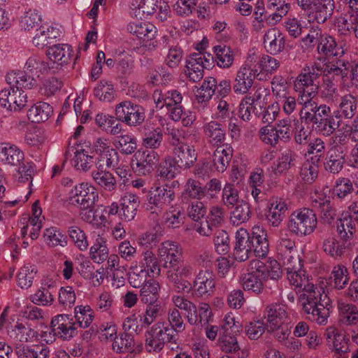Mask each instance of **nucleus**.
Segmentation results:
<instances>
[{
    "label": "nucleus",
    "mask_w": 358,
    "mask_h": 358,
    "mask_svg": "<svg viewBox=\"0 0 358 358\" xmlns=\"http://www.w3.org/2000/svg\"><path fill=\"white\" fill-rule=\"evenodd\" d=\"M289 282L296 287L301 288L305 292L300 296L303 310L307 314H311V320L320 324H325L329 316L330 299L322 287H317L310 283L303 269L296 272H287Z\"/></svg>",
    "instance_id": "f257e3e1"
},
{
    "label": "nucleus",
    "mask_w": 358,
    "mask_h": 358,
    "mask_svg": "<svg viewBox=\"0 0 358 358\" xmlns=\"http://www.w3.org/2000/svg\"><path fill=\"white\" fill-rule=\"evenodd\" d=\"M76 322L73 318L66 314L55 316L51 321L52 331L55 336L64 341H69L78 334V327H90L94 317L93 310L90 306H78L74 308Z\"/></svg>",
    "instance_id": "f03ea898"
},
{
    "label": "nucleus",
    "mask_w": 358,
    "mask_h": 358,
    "mask_svg": "<svg viewBox=\"0 0 358 358\" xmlns=\"http://www.w3.org/2000/svg\"><path fill=\"white\" fill-rule=\"evenodd\" d=\"M302 122L312 124L317 131L329 136L340 126V116L333 115L330 107L325 104L320 105L315 101H306L305 107L300 110Z\"/></svg>",
    "instance_id": "7ed1b4c3"
},
{
    "label": "nucleus",
    "mask_w": 358,
    "mask_h": 358,
    "mask_svg": "<svg viewBox=\"0 0 358 358\" xmlns=\"http://www.w3.org/2000/svg\"><path fill=\"white\" fill-rule=\"evenodd\" d=\"M145 348L149 352H160L166 343L174 350L178 348V336L176 330L164 322H157L145 333Z\"/></svg>",
    "instance_id": "20e7f679"
},
{
    "label": "nucleus",
    "mask_w": 358,
    "mask_h": 358,
    "mask_svg": "<svg viewBox=\"0 0 358 358\" xmlns=\"http://www.w3.org/2000/svg\"><path fill=\"white\" fill-rule=\"evenodd\" d=\"M317 225L316 214L311 209L303 208L294 211L289 217L287 227L298 236L311 234Z\"/></svg>",
    "instance_id": "39448f33"
},
{
    "label": "nucleus",
    "mask_w": 358,
    "mask_h": 358,
    "mask_svg": "<svg viewBox=\"0 0 358 358\" xmlns=\"http://www.w3.org/2000/svg\"><path fill=\"white\" fill-rule=\"evenodd\" d=\"M164 268L166 269V278L175 291L180 293L191 289V283L186 278L192 275V269L184 260Z\"/></svg>",
    "instance_id": "423d86ee"
},
{
    "label": "nucleus",
    "mask_w": 358,
    "mask_h": 358,
    "mask_svg": "<svg viewBox=\"0 0 358 358\" xmlns=\"http://www.w3.org/2000/svg\"><path fill=\"white\" fill-rule=\"evenodd\" d=\"M117 119L129 127H137L143 124L145 118V109L130 101H124L115 106Z\"/></svg>",
    "instance_id": "0eeeda50"
},
{
    "label": "nucleus",
    "mask_w": 358,
    "mask_h": 358,
    "mask_svg": "<svg viewBox=\"0 0 358 358\" xmlns=\"http://www.w3.org/2000/svg\"><path fill=\"white\" fill-rule=\"evenodd\" d=\"M174 198V192L170 187L166 185L157 187L148 193L147 209L157 216L165 207L171 204Z\"/></svg>",
    "instance_id": "6e6552de"
},
{
    "label": "nucleus",
    "mask_w": 358,
    "mask_h": 358,
    "mask_svg": "<svg viewBox=\"0 0 358 358\" xmlns=\"http://www.w3.org/2000/svg\"><path fill=\"white\" fill-rule=\"evenodd\" d=\"M71 196L69 201L73 205H78L80 210H87L94 208L99 196L96 189L88 185L87 183H81L76 185L71 189Z\"/></svg>",
    "instance_id": "1a4fd4ad"
},
{
    "label": "nucleus",
    "mask_w": 358,
    "mask_h": 358,
    "mask_svg": "<svg viewBox=\"0 0 358 358\" xmlns=\"http://www.w3.org/2000/svg\"><path fill=\"white\" fill-rule=\"evenodd\" d=\"M197 159V153L193 146L186 143L177 145L173 149V157H170V165L175 169L186 170L193 166Z\"/></svg>",
    "instance_id": "9d476101"
},
{
    "label": "nucleus",
    "mask_w": 358,
    "mask_h": 358,
    "mask_svg": "<svg viewBox=\"0 0 358 358\" xmlns=\"http://www.w3.org/2000/svg\"><path fill=\"white\" fill-rule=\"evenodd\" d=\"M27 96L23 90L13 87H6L0 92V105L10 111H20L27 103Z\"/></svg>",
    "instance_id": "9b49d317"
},
{
    "label": "nucleus",
    "mask_w": 358,
    "mask_h": 358,
    "mask_svg": "<svg viewBox=\"0 0 358 358\" xmlns=\"http://www.w3.org/2000/svg\"><path fill=\"white\" fill-rule=\"evenodd\" d=\"M157 255L162 268L183 260L182 248L176 243L169 241L159 245Z\"/></svg>",
    "instance_id": "f8f14e48"
},
{
    "label": "nucleus",
    "mask_w": 358,
    "mask_h": 358,
    "mask_svg": "<svg viewBox=\"0 0 358 358\" xmlns=\"http://www.w3.org/2000/svg\"><path fill=\"white\" fill-rule=\"evenodd\" d=\"M266 315V329L268 332H273L286 322V306L280 303H271L265 308Z\"/></svg>",
    "instance_id": "ddd939ff"
},
{
    "label": "nucleus",
    "mask_w": 358,
    "mask_h": 358,
    "mask_svg": "<svg viewBox=\"0 0 358 358\" xmlns=\"http://www.w3.org/2000/svg\"><path fill=\"white\" fill-rule=\"evenodd\" d=\"M345 164V154L343 148L340 145H335L327 152L323 165L326 171L335 175L343 169Z\"/></svg>",
    "instance_id": "4468645a"
},
{
    "label": "nucleus",
    "mask_w": 358,
    "mask_h": 358,
    "mask_svg": "<svg viewBox=\"0 0 358 358\" xmlns=\"http://www.w3.org/2000/svg\"><path fill=\"white\" fill-rule=\"evenodd\" d=\"M136 172L139 175H146L151 173L159 163V155L154 150L138 151L134 155Z\"/></svg>",
    "instance_id": "2eb2a0df"
},
{
    "label": "nucleus",
    "mask_w": 358,
    "mask_h": 358,
    "mask_svg": "<svg viewBox=\"0 0 358 358\" xmlns=\"http://www.w3.org/2000/svg\"><path fill=\"white\" fill-rule=\"evenodd\" d=\"M236 243L234 249V259L238 262H245L248 260L252 253L250 238V234L244 229L238 230L236 233Z\"/></svg>",
    "instance_id": "dca6fc26"
},
{
    "label": "nucleus",
    "mask_w": 358,
    "mask_h": 358,
    "mask_svg": "<svg viewBox=\"0 0 358 358\" xmlns=\"http://www.w3.org/2000/svg\"><path fill=\"white\" fill-rule=\"evenodd\" d=\"M257 70L248 66H243L236 73L233 90L236 93L246 94L252 87L255 78L257 76Z\"/></svg>",
    "instance_id": "f3484780"
},
{
    "label": "nucleus",
    "mask_w": 358,
    "mask_h": 358,
    "mask_svg": "<svg viewBox=\"0 0 358 358\" xmlns=\"http://www.w3.org/2000/svg\"><path fill=\"white\" fill-rule=\"evenodd\" d=\"M287 210V206L282 199L272 198L270 199L265 214L268 224L273 227H279Z\"/></svg>",
    "instance_id": "a211bd4d"
},
{
    "label": "nucleus",
    "mask_w": 358,
    "mask_h": 358,
    "mask_svg": "<svg viewBox=\"0 0 358 358\" xmlns=\"http://www.w3.org/2000/svg\"><path fill=\"white\" fill-rule=\"evenodd\" d=\"M334 8V0H317L311 13L308 15L309 21L323 24L332 16Z\"/></svg>",
    "instance_id": "6ab92c4d"
},
{
    "label": "nucleus",
    "mask_w": 358,
    "mask_h": 358,
    "mask_svg": "<svg viewBox=\"0 0 358 358\" xmlns=\"http://www.w3.org/2000/svg\"><path fill=\"white\" fill-rule=\"evenodd\" d=\"M24 159V153L16 145L9 143H0V161L8 166H17Z\"/></svg>",
    "instance_id": "aec40b11"
},
{
    "label": "nucleus",
    "mask_w": 358,
    "mask_h": 358,
    "mask_svg": "<svg viewBox=\"0 0 358 358\" xmlns=\"http://www.w3.org/2000/svg\"><path fill=\"white\" fill-rule=\"evenodd\" d=\"M285 44V37L278 29L271 28L264 34V45L271 55L280 53L284 49Z\"/></svg>",
    "instance_id": "412c9836"
},
{
    "label": "nucleus",
    "mask_w": 358,
    "mask_h": 358,
    "mask_svg": "<svg viewBox=\"0 0 358 358\" xmlns=\"http://www.w3.org/2000/svg\"><path fill=\"white\" fill-rule=\"evenodd\" d=\"M215 285L213 275L208 271H200L194 281L196 294L200 297L210 296L213 292Z\"/></svg>",
    "instance_id": "4be33fe9"
},
{
    "label": "nucleus",
    "mask_w": 358,
    "mask_h": 358,
    "mask_svg": "<svg viewBox=\"0 0 358 358\" xmlns=\"http://www.w3.org/2000/svg\"><path fill=\"white\" fill-rule=\"evenodd\" d=\"M320 76L319 73L310 71L309 66L304 67L294 82V90L301 94L302 91H307L306 89L310 87L309 91L314 90V92H317L318 84L315 83V81Z\"/></svg>",
    "instance_id": "5701e85b"
},
{
    "label": "nucleus",
    "mask_w": 358,
    "mask_h": 358,
    "mask_svg": "<svg viewBox=\"0 0 358 358\" xmlns=\"http://www.w3.org/2000/svg\"><path fill=\"white\" fill-rule=\"evenodd\" d=\"M140 204L138 196L131 193H126L120 199V216L122 220L131 221L135 217Z\"/></svg>",
    "instance_id": "b1692460"
},
{
    "label": "nucleus",
    "mask_w": 358,
    "mask_h": 358,
    "mask_svg": "<svg viewBox=\"0 0 358 358\" xmlns=\"http://www.w3.org/2000/svg\"><path fill=\"white\" fill-rule=\"evenodd\" d=\"M224 222V210L221 207L213 206L206 217V227L203 225L198 227V232L203 236H210L215 229Z\"/></svg>",
    "instance_id": "393cba45"
},
{
    "label": "nucleus",
    "mask_w": 358,
    "mask_h": 358,
    "mask_svg": "<svg viewBox=\"0 0 358 358\" xmlns=\"http://www.w3.org/2000/svg\"><path fill=\"white\" fill-rule=\"evenodd\" d=\"M72 48L68 44H58L50 47L46 55L54 63L63 66L69 64L72 57Z\"/></svg>",
    "instance_id": "a878e982"
},
{
    "label": "nucleus",
    "mask_w": 358,
    "mask_h": 358,
    "mask_svg": "<svg viewBox=\"0 0 358 358\" xmlns=\"http://www.w3.org/2000/svg\"><path fill=\"white\" fill-rule=\"evenodd\" d=\"M203 132L209 142L215 146L224 144L225 139V129L222 124L216 121H211L203 127Z\"/></svg>",
    "instance_id": "bb28decb"
},
{
    "label": "nucleus",
    "mask_w": 358,
    "mask_h": 358,
    "mask_svg": "<svg viewBox=\"0 0 358 358\" xmlns=\"http://www.w3.org/2000/svg\"><path fill=\"white\" fill-rule=\"evenodd\" d=\"M233 155V149L228 144L218 146L214 152L213 162L216 170L223 173L229 166Z\"/></svg>",
    "instance_id": "cd10ccee"
},
{
    "label": "nucleus",
    "mask_w": 358,
    "mask_h": 358,
    "mask_svg": "<svg viewBox=\"0 0 358 358\" xmlns=\"http://www.w3.org/2000/svg\"><path fill=\"white\" fill-rule=\"evenodd\" d=\"M53 113L52 107L46 102L38 101L31 106L27 113V117L32 122H44Z\"/></svg>",
    "instance_id": "c85d7f7f"
},
{
    "label": "nucleus",
    "mask_w": 358,
    "mask_h": 358,
    "mask_svg": "<svg viewBox=\"0 0 358 358\" xmlns=\"http://www.w3.org/2000/svg\"><path fill=\"white\" fill-rule=\"evenodd\" d=\"M142 145L146 148L157 149L159 148L163 140L162 130L159 127L150 129L148 125L142 128Z\"/></svg>",
    "instance_id": "c756f323"
},
{
    "label": "nucleus",
    "mask_w": 358,
    "mask_h": 358,
    "mask_svg": "<svg viewBox=\"0 0 358 358\" xmlns=\"http://www.w3.org/2000/svg\"><path fill=\"white\" fill-rule=\"evenodd\" d=\"M159 258L155 255V254L150 250H146L143 253V259L141 261L142 267L144 270L141 271V273L143 275L148 274L155 275H159L161 273L162 265H160Z\"/></svg>",
    "instance_id": "7c9ffc66"
},
{
    "label": "nucleus",
    "mask_w": 358,
    "mask_h": 358,
    "mask_svg": "<svg viewBox=\"0 0 358 358\" xmlns=\"http://www.w3.org/2000/svg\"><path fill=\"white\" fill-rule=\"evenodd\" d=\"M338 309L341 323L345 325H352L358 323V308L355 305L338 301Z\"/></svg>",
    "instance_id": "2f4dec72"
},
{
    "label": "nucleus",
    "mask_w": 358,
    "mask_h": 358,
    "mask_svg": "<svg viewBox=\"0 0 358 358\" xmlns=\"http://www.w3.org/2000/svg\"><path fill=\"white\" fill-rule=\"evenodd\" d=\"M19 358H50V350L43 345H23L16 349Z\"/></svg>",
    "instance_id": "473e14b6"
},
{
    "label": "nucleus",
    "mask_w": 358,
    "mask_h": 358,
    "mask_svg": "<svg viewBox=\"0 0 358 358\" xmlns=\"http://www.w3.org/2000/svg\"><path fill=\"white\" fill-rule=\"evenodd\" d=\"M313 206L320 209L321 220L324 223L330 224L336 219V210L331 204L329 197L315 199L313 201Z\"/></svg>",
    "instance_id": "72a5a7b5"
},
{
    "label": "nucleus",
    "mask_w": 358,
    "mask_h": 358,
    "mask_svg": "<svg viewBox=\"0 0 358 358\" xmlns=\"http://www.w3.org/2000/svg\"><path fill=\"white\" fill-rule=\"evenodd\" d=\"M90 145L81 146L80 149L75 152L73 162L76 169L87 171L94 164V156L90 155Z\"/></svg>",
    "instance_id": "f704fd0d"
},
{
    "label": "nucleus",
    "mask_w": 358,
    "mask_h": 358,
    "mask_svg": "<svg viewBox=\"0 0 358 358\" xmlns=\"http://www.w3.org/2000/svg\"><path fill=\"white\" fill-rule=\"evenodd\" d=\"M92 176L95 182L106 191L115 190L117 182L114 176L106 169H96L92 173Z\"/></svg>",
    "instance_id": "c9c22d12"
},
{
    "label": "nucleus",
    "mask_w": 358,
    "mask_h": 358,
    "mask_svg": "<svg viewBox=\"0 0 358 358\" xmlns=\"http://www.w3.org/2000/svg\"><path fill=\"white\" fill-rule=\"evenodd\" d=\"M60 36L58 29L52 27H42L33 37V43L36 46L44 47L51 43L53 39Z\"/></svg>",
    "instance_id": "e433bc0d"
},
{
    "label": "nucleus",
    "mask_w": 358,
    "mask_h": 358,
    "mask_svg": "<svg viewBox=\"0 0 358 358\" xmlns=\"http://www.w3.org/2000/svg\"><path fill=\"white\" fill-rule=\"evenodd\" d=\"M205 195V188L199 180L189 178L187 180L185 189L182 194V201H187L189 199H200Z\"/></svg>",
    "instance_id": "4c0bfd02"
},
{
    "label": "nucleus",
    "mask_w": 358,
    "mask_h": 358,
    "mask_svg": "<svg viewBox=\"0 0 358 358\" xmlns=\"http://www.w3.org/2000/svg\"><path fill=\"white\" fill-rule=\"evenodd\" d=\"M135 345L134 338L130 333L124 332L115 336L113 343V349L117 353L133 352Z\"/></svg>",
    "instance_id": "58836bf2"
},
{
    "label": "nucleus",
    "mask_w": 358,
    "mask_h": 358,
    "mask_svg": "<svg viewBox=\"0 0 358 358\" xmlns=\"http://www.w3.org/2000/svg\"><path fill=\"white\" fill-rule=\"evenodd\" d=\"M240 283L245 291H250L255 294H261L264 290L262 280L253 273H248L241 275Z\"/></svg>",
    "instance_id": "ea45409f"
},
{
    "label": "nucleus",
    "mask_w": 358,
    "mask_h": 358,
    "mask_svg": "<svg viewBox=\"0 0 358 358\" xmlns=\"http://www.w3.org/2000/svg\"><path fill=\"white\" fill-rule=\"evenodd\" d=\"M216 94V79L213 77H207L202 85L196 90V99L199 103L209 101Z\"/></svg>",
    "instance_id": "a19ab883"
},
{
    "label": "nucleus",
    "mask_w": 358,
    "mask_h": 358,
    "mask_svg": "<svg viewBox=\"0 0 358 358\" xmlns=\"http://www.w3.org/2000/svg\"><path fill=\"white\" fill-rule=\"evenodd\" d=\"M115 149L119 150L123 155H131L137 149L136 139L129 135L124 134L117 137L113 142Z\"/></svg>",
    "instance_id": "79ce46f5"
},
{
    "label": "nucleus",
    "mask_w": 358,
    "mask_h": 358,
    "mask_svg": "<svg viewBox=\"0 0 358 358\" xmlns=\"http://www.w3.org/2000/svg\"><path fill=\"white\" fill-rule=\"evenodd\" d=\"M8 334L10 338L20 342L31 341L33 338H36L38 336L35 330L22 323L16 324L13 329L8 331Z\"/></svg>",
    "instance_id": "37998d69"
},
{
    "label": "nucleus",
    "mask_w": 358,
    "mask_h": 358,
    "mask_svg": "<svg viewBox=\"0 0 358 358\" xmlns=\"http://www.w3.org/2000/svg\"><path fill=\"white\" fill-rule=\"evenodd\" d=\"M251 215L250 204L243 200L238 203L231 213V222L234 225H239L247 222Z\"/></svg>",
    "instance_id": "c03bdc74"
},
{
    "label": "nucleus",
    "mask_w": 358,
    "mask_h": 358,
    "mask_svg": "<svg viewBox=\"0 0 358 358\" xmlns=\"http://www.w3.org/2000/svg\"><path fill=\"white\" fill-rule=\"evenodd\" d=\"M159 284L153 279H150L143 285L141 289V299L143 303H150L157 301Z\"/></svg>",
    "instance_id": "a18cd8bd"
},
{
    "label": "nucleus",
    "mask_w": 358,
    "mask_h": 358,
    "mask_svg": "<svg viewBox=\"0 0 358 358\" xmlns=\"http://www.w3.org/2000/svg\"><path fill=\"white\" fill-rule=\"evenodd\" d=\"M216 54V61L218 66L229 68L233 63L234 55L230 47L227 45H216L214 47Z\"/></svg>",
    "instance_id": "49530a36"
},
{
    "label": "nucleus",
    "mask_w": 358,
    "mask_h": 358,
    "mask_svg": "<svg viewBox=\"0 0 358 358\" xmlns=\"http://www.w3.org/2000/svg\"><path fill=\"white\" fill-rule=\"evenodd\" d=\"M118 161L119 155L117 150L113 148L99 155L95 165L96 169H106V168L116 166Z\"/></svg>",
    "instance_id": "de8ad7c7"
},
{
    "label": "nucleus",
    "mask_w": 358,
    "mask_h": 358,
    "mask_svg": "<svg viewBox=\"0 0 358 358\" xmlns=\"http://www.w3.org/2000/svg\"><path fill=\"white\" fill-rule=\"evenodd\" d=\"M298 156L296 152L290 149H286L282 152L279 162L275 168V173H282L295 166Z\"/></svg>",
    "instance_id": "09e8293b"
},
{
    "label": "nucleus",
    "mask_w": 358,
    "mask_h": 358,
    "mask_svg": "<svg viewBox=\"0 0 358 358\" xmlns=\"http://www.w3.org/2000/svg\"><path fill=\"white\" fill-rule=\"evenodd\" d=\"M25 66L33 76L37 78H39L41 74H44L50 70L48 64L36 56L30 57L27 61Z\"/></svg>",
    "instance_id": "8fccbe9b"
},
{
    "label": "nucleus",
    "mask_w": 358,
    "mask_h": 358,
    "mask_svg": "<svg viewBox=\"0 0 358 358\" xmlns=\"http://www.w3.org/2000/svg\"><path fill=\"white\" fill-rule=\"evenodd\" d=\"M145 312L143 317H140V321L142 326L148 327L153 323L155 320L162 315L163 311L162 306L157 301L148 303Z\"/></svg>",
    "instance_id": "3c124183"
},
{
    "label": "nucleus",
    "mask_w": 358,
    "mask_h": 358,
    "mask_svg": "<svg viewBox=\"0 0 358 358\" xmlns=\"http://www.w3.org/2000/svg\"><path fill=\"white\" fill-rule=\"evenodd\" d=\"M289 7V4L285 3L284 0L267 1L266 8L272 13L270 16H272V19L275 22L280 20L283 15L287 13Z\"/></svg>",
    "instance_id": "603ef678"
},
{
    "label": "nucleus",
    "mask_w": 358,
    "mask_h": 358,
    "mask_svg": "<svg viewBox=\"0 0 358 358\" xmlns=\"http://www.w3.org/2000/svg\"><path fill=\"white\" fill-rule=\"evenodd\" d=\"M337 232L343 241H348L353 238L355 233V224L351 218L345 217L339 220L337 225Z\"/></svg>",
    "instance_id": "864d4df0"
},
{
    "label": "nucleus",
    "mask_w": 358,
    "mask_h": 358,
    "mask_svg": "<svg viewBox=\"0 0 358 358\" xmlns=\"http://www.w3.org/2000/svg\"><path fill=\"white\" fill-rule=\"evenodd\" d=\"M108 249L103 238H98L90 248L91 259L96 263L104 262L108 258Z\"/></svg>",
    "instance_id": "5fc2aeb1"
},
{
    "label": "nucleus",
    "mask_w": 358,
    "mask_h": 358,
    "mask_svg": "<svg viewBox=\"0 0 358 358\" xmlns=\"http://www.w3.org/2000/svg\"><path fill=\"white\" fill-rule=\"evenodd\" d=\"M271 84L273 94L276 99L281 100L286 98L289 92L288 84L285 78L280 75L275 76Z\"/></svg>",
    "instance_id": "6e6d98bb"
},
{
    "label": "nucleus",
    "mask_w": 358,
    "mask_h": 358,
    "mask_svg": "<svg viewBox=\"0 0 358 358\" xmlns=\"http://www.w3.org/2000/svg\"><path fill=\"white\" fill-rule=\"evenodd\" d=\"M36 271H35L33 266L30 264L24 265L20 268L17 274V282L21 288H29L31 286L33 279L35 277Z\"/></svg>",
    "instance_id": "4d7b16f0"
},
{
    "label": "nucleus",
    "mask_w": 358,
    "mask_h": 358,
    "mask_svg": "<svg viewBox=\"0 0 358 358\" xmlns=\"http://www.w3.org/2000/svg\"><path fill=\"white\" fill-rule=\"evenodd\" d=\"M354 190L352 181L348 178H338L335 182L333 194L338 199H343Z\"/></svg>",
    "instance_id": "13d9d810"
},
{
    "label": "nucleus",
    "mask_w": 358,
    "mask_h": 358,
    "mask_svg": "<svg viewBox=\"0 0 358 358\" xmlns=\"http://www.w3.org/2000/svg\"><path fill=\"white\" fill-rule=\"evenodd\" d=\"M42 27L41 16L37 13H27L23 21V27L26 31L35 35Z\"/></svg>",
    "instance_id": "bf43d9fd"
},
{
    "label": "nucleus",
    "mask_w": 358,
    "mask_h": 358,
    "mask_svg": "<svg viewBox=\"0 0 358 358\" xmlns=\"http://www.w3.org/2000/svg\"><path fill=\"white\" fill-rule=\"evenodd\" d=\"M51 285L48 287H42L36 291V292L31 296V300L35 304L39 306H50L54 301V298L50 289Z\"/></svg>",
    "instance_id": "052dcab7"
},
{
    "label": "nucleus",
    "mask_w": 358,
    "mask_h": 358,
    "mask_svg": "<svg viewBox=\"0 0 358 358\" xmlns=\"http://www.w3.org/2000/svg\"><path fill=\"white\" fill-rule=\"evenodd\" d=\"M338 27L342 34H346L347 31L355 29L358 26V15L350 11H347L343 16L338 19Z\"/></svg>",
    "instance_id": "680f3d73"
},
{
    "label": "nucleus",
    "mask_w": 358,
    "mask_h": 358,
    "mask_svg": "<svg viewBox=\"0 0 358 358\" xmlns=\"http://www.w3.org/2000/svg\"><path fill=\"white\" fill-rule=\"evenodd\" d=\"M94 94L99 100L110 102L114 98V90L107 81L101 80L94 90Z\"/></svg>",
    "instance_id": "e2e57ef3"
},
{
    "label": "nucleus",
    "mask_w": 358,
    "mask_h": 358,
    "mask_svg": "<svg viewBox=\"0 0 358 358\" xmlns=\"http://www.w3.org/2000/svg\"><path fill=\"white\" fill-rule=\"evenodd\" d=\"M218 345L222 351L226 353H235L240 350V346L234 335L220 334Z\"/></svg>",
    "instance_id": "0e129e2a"
},
{
    "label": "nucleus",
    "mask_w": 358,
    "mask_h": 358,
    "mask_svg": "<svg viewBox=\"0 0 358 358\" xmlns=\"http://www.w3.org/2000/svg\"><path fill=\"white\" fill-rule=\"evenodd\" d=\"M339 107L342 115L345 118L350 119L355 115L357 99L352 94H346L342 97Z\"/></svg>",
    "instance_id": "69168bd1"
},
{
    "label": "nucleus",
    "mask_w": 358,
    "mask_h": 358,
    "mask_svg": "<svg viewBox=\"0 0 358 358\" xmlns=\"http://www.w3.org/2000/svg\"><path fill=\"white\" fill-rule=\"evenodd\" d=\"M307 152L310 155H315L311 157L313 164H318L320 162V157L324 155L325 152L324 142L319 138L308 143V148Z\"/></svg>",
    "instance_id": "338daca9"
},
{
    "label": "nucleus",
    "mask_w": 358,
    "mask_h": 358,
    "mask_svg": "<svg viewBox=\"0 0 358 358\" xmlns=\"http://www.w3.org/2000/svg\"><path fill=\"white\" fill-rule=\"evenodd\" d=\"M163 219L167 227L176 229L184 224L185 217L180 210H173L166 211L163 215Z\"/></svg>",
    "instance_id": "774afa93"
}]
</instances>
